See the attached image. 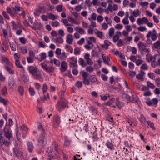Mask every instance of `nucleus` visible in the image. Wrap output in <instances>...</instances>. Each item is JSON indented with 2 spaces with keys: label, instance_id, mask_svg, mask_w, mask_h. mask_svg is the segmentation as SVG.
<instances>
[{
  "label": "nucleus",
  "instance_id": "1",
  "mask_svg": "<svg viewBox=\"0 0 160 160\" xmlns=\"http://www.w3.org/2000/svg\"><path fill=\"white\" fill-rule=\"evenodd\" d=\"M27 69L30 74L34 77V79H38L42 78V74L40 73H38V72L39 71L40 72L42 70H38L36 66H28L27 67Z\"/></svg>",
  "mask_w": 160,
  "mask_h": 160
},
{
  "label": "nucleus",
  "instance_id": "2",
  "mask_svg": "<svg viewBox=\"0 0 160 160\" xmlns=\"http://www.w3.org/2000/svg\"><path fill=\"white\" fill-rule=\"evenodd\" d=\"M53 147L54 148V151L53 150L52 148L49 147L46 150V152L48 153V156L53 158H57L58 154L57 149V145L55 142H53L52 143Z\"/></svg>",
  "mask_w": 160,
  "mask_h": 160
},
{
  "label": "nucleus",
  "instance_id": "3",
  "mask_svg": "<svg viewBox=\"0 0 160 160\" xmlns=\"http://www.w3.org/2000/svg\"><path fill=\"white\" fill-rule=\"evenodd\" d=\"M123 81L124 82V84L126 88L127 89V92H130L131 94L132 95L133 98L134 99V100H133V102H138L139 101L138 98L136 96L134 93L132 92L131 89L129 87L127 81L124 79L123 80Z\"/></svg>",
  "mask_w": 160,
  "mask_h": 160
},
{
  "label": "nucleus",
  "instance_id": "4",
  "mask_svg": "<svg viewBox=\"0 0 160 160\" xmlns=\"http://www.w3.org/2000/svg\"><path fill=\"white\" fill-rule=\"evenodd\" d=\"M41 67L47 73H49L53 72L54 68L52 66H48L45 62H43L40 64Z\"/></svg>",
  "mask_w": 160,
  "mask_h": 160
},
{
  "label": "nucleus",
  "instance_id": "5",
  "mask_svg": "<svg viewBox=\"0 0 160 160\" xmlns=\"http://www.w3.org/2000/svg\"><path fill=\"white\" fill-rule=\"evenodd\" d=\"M150 37L153 41H155L157 39V32L155 29H153L152 31H149L148 32L146 37L148 38H149Z\"/></svg>",
  "mask_w": 160,
  "mask_h": 160
},
{
  "label": "nucleus",
  "instance_id": "6",
  "mask_svg": "<svg viewBox=\"0 0 160 160\" xmlns=\"http://www.w3.org/2000/svg\"><path fill=\"white\" fill-rule=\"evenodd\" d=\"M4 132L5 136L9 139L12 137V135L10 128L8 126H6L4 128Z\"/></svg>",
  "mask_w": 160,
  "mask_h": 160
},
{
  "label": "nucleus",
  "instance_id": "7",
  "mask_svg": "<svg viewBox=\"0 0 160 160\" xmlns=\"http://www.w3.org/2000/svg\"><path fill=\"white\" fill-rule=\"evenodd\" d=\"M67 102L66 101H62L58 102L56 105L57 110L59 111H62L66 107Z\"/></svg>",
  "mask_w": 160,
  "mask_h": 160
},
{
  "label": "nucleus",
  "instance_id": "8",
  "mask_svg": "<svg viewBox=\"0 0 160 160\" xmlns=\"http://www.w3.org/2000/svg\"><path fill=\"white\" fill-rule=\"evenodd\" d=\"M70 63V66L71 68H75L76 66L77 62V59L75 57L70 58L68 59Z\"/></svg>",
  "mask_w": 160,
  "mask_h": 160
},
{
  "label": "nucleus",
  "instance_id": "9",
  "mask_svg": "<svg viewBox=\"0 0 160 160\" xmlns=\"http://www.w3.org/2000/svg\"><path fill=\"white\" fill-rule=\"evenodd\" d=\"M38 142L39 145L42 147L45 146L46 144V139L45 135L43 134L38 139Z\"/></svg>",
  "mask_w": 160,
  "mask_h": 160
},
{
  "label": "nucleus",
  "instance_id": "10",
  "mask_svg": "<svg viewBox=\"0 0 160 160\" xmlns=\"http://www.w3.org/2000/svg\"><path fill=\"white\" fill-rule=\"evenodd\" d=\"M82 76L83 78V83L84 84L87 85H90V81L87 78V77H88V74L86 72L84 71H82Z\"/></svg>",
  "mask_w": 160,
  "mask_h": 160
},
{
  "label": "nucleus",
  "instance_id": "11",
  "mask_svg": "<svg viewBox=\"0 0 160 160\" xmlns=\"http://www.w3.org/2000/svg\"><path fill=\"white\" fill-rule=\"evenodd\" d=\"M149 21L147 18L143 17L142 18H138L137 21L136 22L138 25H140L141 24H146Z\"/></svg>",
  "mask_w": 160,
  "mask_h": 160
},
{
  "label": "nucleus",
  "instance_id": "12",
  "mask_svg": "<svg viewBox=\"0 0 160 160\" xmlns=\"http://www.w3.org/2000/svg\"><path fill=\"white\" fill-rule=\"evenodd\" d=\"M1 62L5 65V66H12V63L9 61L8 58L5 57H2L1 60Z\"/></svg>",
  "mask_w": 160,
  "mask_h": 160
},
{
  "label": "nucleus",
  "instance_id": "13",
  "mask_svg": "<svg viewBox=\"0 0 160 160\" xmlns=\"http://www.w3.org/2000/svg\"><path fill=\"white\" fill-rule=\"evenodd\" d=\"M13 152L14 154L19 159H21L22 157V151L18 150L16 148L13 149Z\"/></svg>",
  "mask_w": 160,
  "mask_h": 160
},
{
  "label": "nucleus",
  "instance_id": "14",
  "mask_svg": "<svg viewBox=\"0 0 160 160\" xmlns=\"http://www.w3.org/2000/svg\"><path fill=\"white\" fill-rule=\"evenodd\" d=\"M2 34L5 39L8 41H9L10 38L12 37L11 32H9L8 34L7 31L5 29H2Z\"/></svg>",
  "mask_w": 160,
  "mask_h": 160
},
{
  "label": "nucleus",
  "instance_id": "15",
  "mask_svg": "<svg viewBox=\"0 0 160 160\" xmlns=\"http://www.w3.org/2000/svg\"><path fill=\"white\" fill-rule=\"evenodd\" d=\"M90 57V54L87 53L85 54L84 56V58L86 61L87 63L89 65H91L93 64V62Z\"/></svg>",
  "mask_w": 160,
  "mask_h": 160
},
{
  "label": "nucleus",
  "instance_id": "16",
  "mask_svg": "<svg viewBox=\"0 0 160 160\" xmlns=\"http://www.w3.org/2000/svg\"><path fill=\"white\" fill-rule=\"evenodd\" d=\"M66 42L69 44H72L73 43V37L72 35L68 34L66 36Z\"/></svg>",
  "mask_w": 160,
  "mask_h": 160
},
{
  "label": "nucleus",
  "instance_id": "17",
  "mask_svg": "<svg viewBox=\"0 0 160 160\" xmlns=\"http://www.w3.org/2000/svg\"><path fill=\"white\" fill-rule=\"evenodd\" d=\"M86 39L88 44H91L93 43L96 42V39L94 37H87Z\"/></svg>",
  "mask_w": 160,
  "mask_h": 160
},
{
  "label": "nucleus",
  "instance_id": "18",
  "mask_svg": "<svg viewBox=\"0 0 160 160\" xmlns=\"http://www.w3.org/2000/svg\"><path fill=\"white\" fill-rule=\"evenodd\" d=\"M68 21L72 24L76 25H79L80 23V21L77 20H76L71 17H68Z\"/></svg>",
  "mask_w": 160,
  "mask_h": 160
},
{
  "label": "nucleus",
  "instance_id": "19",
  "mask_svg": "<svg viewBox=\"0 0 160 160\" xmlns=\"http://www.w3.org/2000/svg\"><path fill=\"white\" fill-rule=\"evenodd\" d=\"M60 122V117L57 115L55 116L53 118L52 123L54 124L58 125L59 124Z\"/></svg>",
  "mask_w": 160,
  "mask_h": 160
},
{
  "label": "nucleus",
  "instance_id": "20",
  "mask_svg": "<svg viewBox=\"0 0 160 160\" xmlns=\"http://www.w3.org/2000/svg\"><path fill=\"white\" fill-rule=\"evenodd\" d=\"M128 122L130 126L133 127L137 125V121L135 119H128Z\"/></svg>",
  "mask_w": 160,
  "mask_h": 160
},
{
  "label": "nucleus",
  "instance_id": "21",
  "mask_svg": "<svg viewBox=\"0 0 160 160\" xmlns=\"http://www.w3.org/2000/svg\"><path fill=\"white\" fill-rule=\"evenodd\" d=\"M141 14V11L138 9H135L133 11L131 14L133 16L135 17H137L139 16Z\"/></svg>",
  "mask_w": 160,
  "mask_h": 160
},
{
  "label": "nucleus",
  "instance_id": "22",
  "mask_svg": "<svg viewBox=\"0 0 160 160\" xmlns=\"http://www.w3.org/2000/svg\"><path fill=\"white\" fill-rule=\"evenodd\" d=\"M67 66L68 64L66 62H61V67L60 68L61 71L62 72L65 71L67 69Z\"/></svg>",
  "mask_w": 160,
  "mask_h": 160
},
{
  "label": "nucleus",
  "instance_id": "23",
  "mask_svg": "<svg viewBox=\"0 0 160 160\" xmlns=\"http://www.w3.org/2000/svg\"><path fill=\"white\" fill-rule=\"evenodd\" d=\"M13 67L12 64V66H5V68L7 72L10 74H13L14 73V71L12 68Z\"/></svg>",
  "mask_w": 160,
  "mask_h": 160
},
{
  "label": "nucleus",
  "instance_id": "24",
  "mask_svg": "<svg viewBox=\"0 0 160 160\" xmlns=\"http://www.w3.org/2000/svg\"><path fill=\"white\" fill-rule=\"evenodd\" d=\"M42 8L41 7H39L37 8L34 12V14L36 17H38L42 11Z\"/></svg>",
  "mask_w": 160,
  "mask_h": 160
},
{
  "label": "nucleus",
  "instance_id": "25",
  "mask_svg": "<svg viewBox=\"0 0 160 160\" xmlns=\"http://www.w3.org/2000/svg\"><path fill=\"white\" fill-rule=\"evenodd\" d=\"M121 33L120 31H117L115 32V35L113 36V40L114 42H116L118 40L119 37L121 35Z\"/></svg>",
  "mask_w": 160,
  "mask_h": 160
},
{
  "label": "nucleus",
  "instance_id": "26",
  "mask_svg": "<svg viewBox=\"0 0 160 160\" xmlns=\"http://www.w3.org/2000/svg\"><path fill=\"white\" fill-rule=\"evenodd\" d=\"M95 33L98 38L101 39H103V34L102 32L96 29L95 30Z\"/></svg>",
  "mask_w": 160,
  "mask_h": 160
},
{
  "label": "nucleus",
  "instance_id": "27",
  "mask_svg": "<svg viewBox=\"0 0 160 160\" xmlns=\"http://www.w3.org/2000/svg\"><path fill=\"white\" fill-rule=\"evenodd\" d=\"M106 145L112 151L114 149L113 145L111 142L107 141L106 143Z\"/></svg>",
  "mask_w": 160,
  "mask_h": 160
},
{
  "label": "nucleus",
  "instance_id": "28",
  "mask_svg": "<svg viewBox=\"0 0 160 160\" xmlns=\"http://www.w3.org/2000/svg\"><path fill=\"white\" fill-rule=\"evenodd\" d=\"M48 19L52 20H54L57 19L58 16L56 15H54L52 13H50L48 14Z\"/></svg>",
  "mask_w": 160,
  "mask_h": 160
},
{
  "label": "nucleus",
  "instance_id": "29",
  "mask_svg": "<svg viewBox=\"0 0 160 160\" xmlns=\"http://www.w3.org/2000/svg\"><path fill=\"white\" fill-rule=\"evenodd\" d=\"M90 82L92 83H93L96 82L97 80V78L94 75H90L89 77Z\"/></svg>",
  "mask_w": 160,
  "mask_h": 160
},
{
  "label": "nucleus",
  "instance_id": "30",
  "mask_svg": "<svg viewBox=\"0 0 160 160\" xmlns=\"http://www.w3.org/2000/svg\"><path fill=\"white\" fill-rule=\"evenodd\" d=\"M75 30L76 31L78 32L81 35L85 34V30L82 28L79 27H76L75 28Z\"/></svg>",
  "mask_w": 160,
  "mask_h": 160
},
{
  "label": "nucleus",
  "instance_id": "31",
  "mask_svg": "<svg viewBox=\"0 0 160 160\" xmlns=\"http://www.w3.org/2000/svg\"><path fill=\"white\" fill-rule=\"evenodd\" d=\"M128 51L131 52L133 54H136L137 52L136 48L134 47H131L130 46H128L127 47Z\"/></svg>",
  "mask_w": 160,
  "mask_h": 160
},
{
  "label": "nucleus",
  "instance_id": "32",
  "mask_svg": "<svg viewBox=\"0 0 160 160\" xmlns=\"http://www.w3.org/2000/svg\"><path fill=\"white\" fill-rule=\"evenodd\" d=\"M28 150L30 152H32L34 148L33 144L30 142H28L27 143Z\"/></svg>",
  "mask_w": 160,
  "mask_h": 160
},
{
  "label": "nucleus",
  "instance_id": "33",
  "mask_svg": "<svg viewBox=\"0 0 160 160\" xmlns=\"http://www.w3.org/2000/svg\"><path fill=\"white\" fill-rule=\"evenodd\" d=\"M39 58L38 60L40 61L45 59L46 58V53L44 52H42L39 55Z\"/></svg>",
  "mask_w": 160,
  "mask_h": 160
},
{
  "label": "nucleus",
  "instance_id": "34",
  "mask_svg": "<svg viewBox=\"0 0 160 160\" xmlns=\"http://www.w3.org/2000/svg\"><path fill=\"white\" fill-rule=\"evenodd\" d=\"M146 59L147 61L149 62L154 61V58L150 54H148L146 55Z\"/></svg>",
  "mask_w": 160,
  "mask_h": 160
},
{
  "label": "nucleus",
  "instance_id": "35",
  "mask_svg": "<svg viewBox=\"0 0 160 160\" xmlns=\"http://www.w3.org/2000/svg\"><path fill=\"white\" fill-rule=\"evenodd\" d=\"M145 74V72L141 70L139 73L137 74L136 77L139 80H141L143 78V77Z\"/></svg>",
  "mask_w": 160,
  "mask_h": 160
},
{
  "label": "nucleus",
  "instance_id": "36",
  "mask_svg": "<svg viewBox=\"0 0 160 160\" xmlns=\"http://www.w3.org/2000/svg\"><path fill=\"white\" fill-rule=\"evenodd\" d=\"M67 57L65 52H63L58 56V58L59 59L62 60L65 59Z\"/></svg>",
  "mask_w": 160,
  "mask_h": 160
},
{
  "label": "nucleus",
  "instance_id": "37",
  "mask_svg": "<svg viewBox=\"0 0 160 160\" xmlns=\"http://www.w3.org/2000/svg\"><path fill=\"white\" fill-rule=\"evenodd\" d=\"M102 57L104 63L107 64H108V62L110 61L108 57L103 54L102 55Z\"/></svg>",
  "mask_w": 160,
  "mask_h": 160
},
{
  "label": "nucleus",
  "instance_id": "38",
  "mask_svg": "<svg viewBox=\"0 0 160 160\" xmlns=\"http://www.w3.org/2000/svg\"><path fill=\"white\" fill-rule=\"evenodd\" d=\"M6 11L11 16H13L15 14V13L13 12L14 11L12 10L9 7L7 8Z\"/></svg>",
  "mask_w": 160,
  "mask_h": 160
},
{
  "label": "nucleus",
  "instance_id": "39",
  "mask_svg": "<svg viewBox=\"0 0 160 160\" xmlns=\"http://www.w3.org/2000/svg\"><path fill=\"white\" fill-rule=\"evenodd\" d=\"M138 46L139 49L142 50L146 46V44L145 43L139 42L138 44Z\"/></svg>",
  "mask_w": 160,
  "mask_h": 160
},
{
  "label": "nucleus",
  "instance_id": "40",
  "mask_svg": "<svg viewBox=\"0 0 160 160\" xmlns=\"http://www.w3.org/2000/svg\"><path fill=\"white\" fill-rule=\"evenodd\" d=\"M139 121L142 123L144 124L146 122V119L143 115L141 114L140 117L139 118Z\"/></svg>",
  "mask_w": 160,
  "mask_h": 160
},
{
  "label": "nucleus",
  "instance_id": "41",
  "mask_svg": "<svg viewBox=\"0 0 160 160\" xmlns=\"http://www.w3.org/2000/svg\"><path fill=\"white\" fill-rule=\"evenodd\" d=\"M116 103L119 109H121L124 105L123 103L120 102L118 99H117L116 101Z\"/></svg>",
  "mask_w": 160,
  "mask_h": 160
},
{
  "label": "nucleus",
  "instance_id": "42",
  "mask_svg": "<svg viewBox=\"0 0 160 160\" xmlns=\"http://www.w3.org/2000/svg\"><path fill=\"white\" fill-rule=\"evenodd\" d=\"M55 42L59 44L62 43L63 42V39L61 37L56 38L55 39Z\"/></svg>",
  "mask_w": 160,
  "mask_h": 160
},
{
  "label": "nucleus",
  "instance_id": "43",
  "mask_svg": "<svg viewBox=\"0 0 160 160\" xmlns=\"http://www.w3.org/2000/svg\"><path fill=\"white\" fill-rule=\"evenodd\" d=\"M122 97L123 98H125L128 101H132V102H133V100H134V99L133 98L132 95V97L133 98V99L132 100V99L127 94H123L122 95Z\"/></svg>",
  "mask_w": 160,
  "mask_h": 160
},
{
  "label": "nucleus",
  "instance_id": "44",
  "mask_svg": "<svg viewBox=\"0 0 160 160\" xmlns=\"http://www.w3.org/2000/svg\"><path fill=\"white\" fill-rule=\"evenodd\" d=\"M50 62L51 63H54L56 66H59L60 64V61L56 59H54L53 60H50Z\"/></svg>",
  "mask_w": 160,
  "mask_h": 160
},
{
  "label": "nucleus",
  "instance_id": "45",
  "mask_svg": "<svg viewBox=\"0 0 160 160\" xmlns=\"http://www.w3.org/2000/svg\"><path fill=\"white\" fill-rule=\"evenodd\" d=\"M65 48L67 50V51L69 52L70 53H72L73 51V48L70 46L68 45H66Z\"/></svg>",
  "mask_w": 160,
  "mask_h": 160
},
{
  "label": "nucleus",
  "instance_id": "46",
  "mask_svg": "<svg viewBox=\"0 0 160 160\" xmlns=\"http://www.w3.org/2000/svg\"><path fill=\"white\" fill-rule=\"evenodd\" d=\"M147 123L148 125L152 130H155V129L156 128L154 126V124L153 122L150 121H147Z\"/></svg>",
  "mask_w": 160,
  "mask_h": 160
},
{
  "label": "nucleus",
  "instance_id": "47",
  "mask_svg": "<svg viewBox=\"0 0 160 160\" xmlns=\"http://www.w3.org/2000/svg\"><path fill=\"white\" fill-rule=\"evenodd\" d=\"M153 46L156 49H160V40H158L154 43Z\"/></svg>",
  "mask_w": 160,
  "mask_h": 160
},
{
  "label": "nucleus",
  "instance_id": "48",
  "mask_svg": "<svg viewBox=\"0 0 160 160\" xmlns=\"http://www.w3.org/2000/svg\"><path fill=\"white\" fill-rule=\"evenodd\" d=\"M23 8L20 7L15 6L13 8V10L15 12H19L22 11Z\"/></svg>",
  "mask_w": 160,
  "mask_h": 160
},
{
  "label": "nucleus",
  "instance_id": "49",
  "mask_svg": "<svg viewBox=\"0 0 160 160\" xmlns=\"http://www.w3.org/2000/svg\"><path fill=\"white\" fill-rule=\"evenodd\" d=\"M100 96L101 97V99L102 101H105L107 100L108 97H109V95L108 94H102L100 95Z\"/></svg>",
  "mask_w": 160,
  "mask_h": 160
},
{
  "label": "nucleus",
  "instance_id": "50",
  "mask_svg": "<svg viewBox=\"0 0 160 160\" xmlns=\"http://www.w3.org/2000/svg\"><path fill=\"white\" fill-rule=\"evenodd\" d=\"M72 14L75 17L76 20L80 21L81 17L78 15V14L77 12H73L72 13Z\"/></svg>",
  "mask_w": 160,
  "mask_h": 160
},
{
  "label": "nucleus",
  "instance_id": "51",
  "mask_svg": "<svg viewBox=\"0 0 160 160\" xmlns=\"http://www.w3.org/2000/svg\"><path fill=\"white\" fill-rule=\"evenodd\" d=\"M115 99L113 98L110 99L109 101L105 103V105L110 106L112 105L114 102Z\"/></svg>",
  "mask_w": 160,
  "mask_h": 160
},
{
  "label": "nucleus",
  "instance_id": "52",
  "mask_svg": "<svg viewBox=\"0 0 160 160\" xmlns=\"http://www.w3.org/2000/svg\"><path fill=\"white\" fill-rule=\"evenodd\" d=\"M8 101L2 98L1 96H0V103H2L5 106H6L8 103Z\"/></svg>",
  "mask_w": 160,
  "mask_h": 160
},
{
  "label": "nucleus",
  "instance_id": "53",
  "mask_svg": "<svg viewBox=\"0 0 160 160\" xmlns=\"http://www.w3.org/2000/svg\"><path fill=\"white\" fill-rule=\"evenodd\" d=\"M114 32V29L113 28H110L108 30V34L110 37H112L113 36Z\"/></svg>",
  "mask_w": 160,
  "mask_h": 160
},
{
  "label": "nucleus",
  "instance_id": "54",
  "mask_svg": "<svg viewBox=\"0 0 160 160\" xmlns=\"http://www.w3.org/2000/svg\"><path fill=\"white\" fill-rule=\"evenodd\" d=\"M97 14L95 13H92L91 15V18H88V20L91 21L92 20H95L96 19Z\"/></svg>",
  "mask_w": 160,
  "mask_h": 160
},
{
  "label": "nucleus",
  "instance_id": "55",
  "mask_svg": "<svg viewBox=\"0 0 160 160\" xmlns=\"http://www.w3.org/2000/svg\"><path fill=\"white\" fill-rule=\"evenodd\" d=\"M122 22L124 25H128L129 24L128 18L124 17L122 20Z\"/></svg>",
  "mask_w": 160,
  "mask_h": 160
},
{
  "label": "nucleus",
  "instance_id": "56",
  "mask_svg": "<svg viewBox=\"0 0 160 160\" xmlns=\"http://www.w3.org/2000/svg\"><path fill=\"white\" fill-rule=\"evenodd\" d=\"M78 63L79 64L81 65L82 67H84L86 66L84 61L82 58H80L78 60Z\"/></svg>",
  "mask_w": 160,
  "mask_h": 160
},
{
  "label": "nucleus",
  "instance_id": "57",
  "mask_svg": "<svg viewBox=\"0 0 160 160\" xmlns=\"http://www.w3.org/2000/svg\"><path fill=\"white\" fill-rule=\"evenodd\" d=\"M1 92L3 95H6L8 93L7 88L6 87H3L2 89Z\"/></svg>",
  "mask_w": 160,
  "mask_h": 160
},
{
  "label": "nucleus",
  "instance_id": "58",
  "mask_svg": "<svg viewBox=\"0 0 160 160\" xmlns=\"http://www.w3.org/2000/svg\"><path fill=\"white\" fill-rule=\"evenodd\" d=\"M104 45L105 46L104 48L106 49H107L108 47L110 46L111 44V42H110L108 40H105L104 41Z\"/></svg>",
  "mask_w": 160,
  "mask_h": 160
},
{
  "label": "nucleus",
  "instance_id": "59",
  "mask_svg": "<svg viewBox=\"0 0 160 160\" xmlns=\"http://www.w3.org/2000/svg\"><path fill=\"white\" fill-rule=\"evenodd\" d=\"M147 83L148 87L152 89L154 88L155 85L150 82L148 81L147 82Z\"/></svg>",
  "mask_w": 160,
  "mask_h": 160
},
{
  "label": "nucleus",
  "instance_id": "60",
  "mask_svg": "<svg viewBox=\"0 0 160 160\" xmlns=\"http://www.w3.org/2000/svg\"><path fill=\"white\" fill-rule=\"evenodd\" d=\"M34 85L36 90L38 91H39L40 90L41 86L39 83L36 82H34Z\"/></svg>",
  "mask_w": 160,
  "mask_h": 160
},
{
  "label": "nucleus",
  "instance_id": "61",
  "mask_svg": "<svg viewBox=\"0 0 160 160\" xmlns=\"http://www.w3.org/2000/svg\"><path fill=\"white\" fill-rule=\"evenodd\" d=\"M18 91L20 94V95L22 96L23 95V92H24V90L23 88V87L22 86H20L18 88Z\"/></svg>",
  "mask_w": 160,
  "mask_h": 160
},
{
  "label": "nucleus",
  "instance_id": "62",
  "mask_svg": "<svg viewBox=\"0 0 160 160\" xmlns=\"http://www.w3.org/2000/svg\"><path fill=\"white\" fill-rule=\"evenodd\" d=\"M92 55L95 57H99L98 53L94 50H92L91 52Z\"/></svg>",
  "mask_w": 160,
  "mask_h": 160
},
{
  "label": "nucleus",
  "instance_id": "63",
  "mask_svg": "<svg viewBox=\"0 0 160 160\" xmlns=\"http://www.w3.org/2000/svg\"><path fill=\"white\" fill-rule=\"evenodd\" d=\"M16 65L19 68H23V66L21 64L19 60L15 61Z\"/></svg>",
  "mask_w": 160,
  "mask_h": 160
},
{
  "label": "nucleus",
  "instance_id": "64",
  "mask_svg": "<svg viewBox=\"0 0 160 160\" xmlns=\"http://www.w3.org/2000/svg\"><path fill=\"white\" fill-rule=\"evenodd\" d=\"M82 8H83L81 4L77 5L75 7V10L77 12H79Z\"/></svg>",
  "mask_w": 160,
  "mask_h": 160
}]
</instances>
